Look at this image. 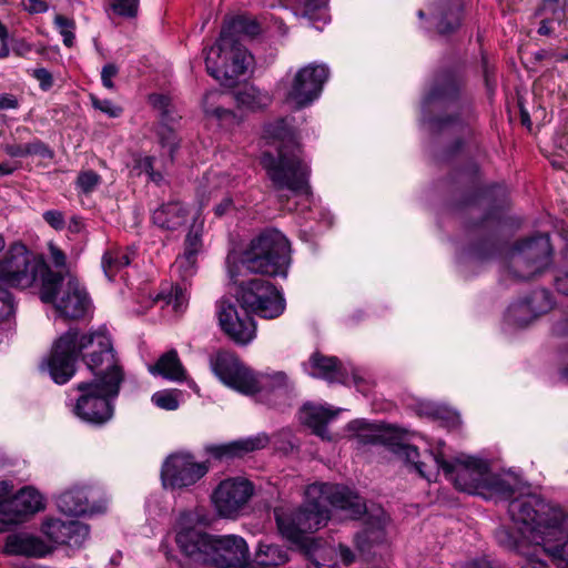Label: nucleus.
<instances>
[{
  "label": "nucleus",
  "mask_w": 568,
  "mask_h": 568,
  "mask_svg": "<svg viewBox=\"0 0 568 568\" xmlns=\"http://www.w3.org/2000/svg\"><path fill=\"white\" fill-rule=\"evenodd\" d=\"M83 353V361L93 379L77 384L81 393L74 414L91 424H104L113 415L111 400L119 394L124 373L119 364L111 336L105 327L88 334L70 328L53 344L48 358V369L57 384H65L75 373V364Z\"/></svg>",
  "instance_id": "1"
},
{
  "label": "nucleus",
  "mask_w": 568,
  "mask_h": 568,
  "mask_svg": "<svg viewBox=\"0 0 568 568\" xmlns=\"http://www.w3.org/2000/svg\"><path fill=\"white\" fill-rule=\"evenodd\" d=\"M329 506L346 513V516L356 519L366 513V506L358 495L345 486L314 483L305 490L304 504L292 514L275 509V519L281 535L300 547L314 568H331L333 562L325 558L335 551L324 546L320 540L307 536L324 527L329 517Z\"/></svg>",
  "instance_id": "2"
},
{
  "label": "nucleus",
  "mask_w": 568,
  "mask_h": 568,
  "mask_svg": "<svg viewBox=\"0 0 568 568\" xmlns=\"http://www.w3.org/2000/svg\"><path fill=\"white\" fill-rule=\"evenodd\" d=\"M509 516L523 539L539 546L558 568H568V515L564 509L538 495L514 498Z\"/></svg>",
  "instance_id": "3"
},
{
  "label": "nucleus",
  "mask_w": 568,
  "mask_h": 568,
  "mask_svg": "<svg viewBox=\"0 0 568 568\" xmlns=\"http://www.w3.org/2000/svg\"><path fill=\"white\" fill-rule=\"evenodd\" d=\"M263 139L276 145V155L264 152L261 164L276 190H288L294 194L311 193V169L302 158L301 146L286 124L278 119L264 126Z\"/></svg>",
  "instance_id": "4"
},
{
  "label": "nucleus",
  "mask_w": 568,
  "mask_h": 568,
  "mask_svg": "<svg viewBox=\"0 0 568 568\" xmlns=\"http://www.w3.org/2000/svg\"><path fill=\"white\" fill-rule=\"evenodd\" d=\"M390 447L394 454L410 464L423 478L429 481L436 479L442 469L445 477L458 490L470 495H479L483 491L484 481L489 470L485 460L459 455L453 462H448L440 450L426 452L419 459L420 454L416 446L396 442L392 443Z\"/></svg>",
  "instance_id": "5"
},
{
  "label": "nucleus",
  "mask_w": 568,
  "mask_h": 568,
  "mask_svg": "<svg viewBox=\"0 0 568 568\" xmlns=\"http://www.w3.org/2000/svg\"><path fill=\"white\" fill-rule=\"evenodd\" d=\"M258 24L245 17H236L223 26L220 38L205 55L207 73L217 81H233L243 75L252 60L242 44V37L258 33Z\"/></svg>",
  "instance_id": "6"
},
{
  "label": "nucleus",
  "mask_w": 568,
  "mask_h": 568,
  "mask_svg": "<svg viewBox=\"0 0 568 568\" xmlns=\"http://www.w3.org/2000/svg\"><path fill=\"white\" fill-rule=\"evenodd\" d=\"M290 242L283 233L268 229L254 237L243 252L240 263L227 256V272L233 283L245 273H260L270 276H286L291 263Z\"/></svg>",
  "instance_id": "7"
},
{
  "label": "nucleus",
  "mask_w": 568,
  "mask_h": 568,
  "mask_svg": "<svg viewBox=\"0 0 568 568\" xmlns=\"http://www.w3.org/2000/svg\"><path fill=\"white\" fill-rule=\"evenodd\" d=\"M40 297L44 303H52L59 315L67 320L83 318L91 310L85 287L69 271L48 270L42 278Z\"/></svg>",
  "instance_id": "8"
},
{
  "label": "nucleus",
  "mask_w": 568,
  "mask_h": 568,
  "mask_svg": "<svg viewBox=\"0 0 568 568\" xmlns=\"http://www.w3.org/2000/svg\"><path fill=\"white\" fill-rule=\"evenodd\" d=\"M460 83L458 79L447 73L436 79L434 85L423 101V112H430L434 109L445 108L452 112L458 111L446 116L429 119V129L433 132H443L446 130L459 131L468 124L470 119L469 108L459 102Z\"/></svg>",
  "instance_id": "9"
},
{
  "label": "nucleus",
  "mask_w": 568,
  "mask_h": 568,
  "mask_svg": "<svg viewBox=\"0 0 568 568\" xmlns=\"http://www.w3.org/2000/svg\"><path fill=\"white\" fill-rule=\"evenodd\" d=\"M551 255L548 233H538L518 243L510 252L509 273L518 280H530L548 267Z\"/></svg>",
  "instance_id": "10"
},
{
  "label": "nucleus",
  "mask_w": 568,
  "mask_h": 568,
  "mask_svg": "<svg viewBox=\"0 0 568 568\" xmlns=\"http://www.w3.org/2000/svg\"><path fill=\"white\" fill-rule=\"evenodd\" d=\"M237 283L236 301L250 315L272 320L284 312L285 301L271 282L262 278L240 282L237 278Z\"/></svg>",
  "instance_id": "11"
},
{
  "label": "nucleus",
  "mask_w": 568,
  "mask_h": 568,
  "mask_svg": "<svg viewBox=\"0 0 568 568\" xmlns=\"http://www.w3.org/2000/svg\"><path fill=\"white\" fill-rule=\"evenodd\" d=\"M50 270L38 261L22 243H13L0 260V283L9 286L27 288L31 286L38 274L43 277Z\"/></svg>",
  "instance_id": "12"
},
{
  "label": "nucleus",
  "mask_w": 568,
  "mask_h": 568,
  "mask_svg": "<svg viewBox=\"0 0 568 568\" xmlns=\"http://www.w3.org/2000/svg\"><path fill=\"white\" fill-rule=\"evenodd\" d=\"M200 517L191 511H182L176 520L175 541L181 551L195 561L206 564L213 536L196 528Z\"/></svg>",
  "instance_id": "13"
},
{
  "label": "nucleus",
  "mask_w": 568,
  "mask_h": 568,
  "mask_svg": "<svg viewBox=\"0 0 568 568\" xmlns=\"http://www.w3.org/2000/svg\"><path fill=\"white\" fill-rule=\"evenodd\" d=\"M328 75L329 70L325 64L310 63L301 68L293 78L286 100L296 109L310 105L320 97Z\"/></svg>",
  "instance_id": "14"
},
{
  "label": "nucleus",
  "mask_w": 568,
  "mask_h": 568,
  "mask_svg": "<svg viewBox=\"0 0 568 568\" xmlns=\"http://www.w3.org/2000/svg\"><path fill=\"white\" fill-rule=\"evenodd\" d=\"M209 470L206 463H196L189 453L170 455L161 470V478L165 488H184L194 485Z\"/></svg>",
  "instance_id": "15"
},
{
  "label": "nucleus",
  "mask_w": 568,
  "mask_h": 568,
  "mask_svg": "<svg viewBox=\"0 0 568 568\" xmlns=\"http://www.w3.org/2000/svg\"><path fill=\"white\" fill-rule=\"evenodd\" d=\"M216 316L221 329L235 343L245 345L255 337L254 321L246 311H240L231 297L216 302Z\"/></svg>",
  "instance_id": "16"
},
{
  "label": "nucleus",
  "mask_w": 568,
  "mask_h": 568,
  "mask_svg": "<svg viewBox=\"0 0 568 568\" xmlns=\"http://www.w3.org/2000/svg\"><path fill=\"white\" fill-rule=\"evenodd\" d=\"M253 485L243 477L222 480L213 493V503L223 517L236 516L253 495Z\"/></svg>",
  "instance_id": "17"
},
{
  "label": "nucleus",
  "mask_w": 568,
  "mask_h": 568,
  "mask_svg": "<svg viewBox=\"0 0 568 568\" xmlns=\"http://www.w3.org/2000/svg\"><path fill=\"white\" fill-rule=\"evenodd\" d=\"M210 367L223 384L241 394L247 393L252 386V371L229 351L220 349L211 354Z\"/></svg>",
  "instance_id": "18"
},
{
  "label": "nucleus",
  "mask_w": 568,
  "mask_h": 568,
  "mask_svg": "<svg viewBox=\"0 0 568 568\" xmlns=\"http://www.w3.org/2000/svg\"><path fill=\"white\" fill-rule=\"evenodd\" d=\"M248 559V546L242 537L213 536L206 564L221 568L244 567Z\"/></svg>",
  "instance_id": "19"
},
{
  "label": "nucleus",
  "mask_w": 568,
  "mask_h": 568,
  "mask_svg": "<svg viewBox=\"0 0 568 568\" xmlns=\"http://www.w3.org/2000/svg\"><path fill=\"white\" fill-rule=\"evenodd\" d=\"M501 225V213L494 211L483 217L478 223L471 224L468 229L480 235L469 251L470 257L476 262H485L493 258L501 248L498 239V231Z\"/></svg>",
  "instance_id": "20"
},
{
  "label": "nucleus",
  "mask_w": 568,
  "mask_h": 568,
  "mask_svg": "<svg viewBox=\"0 0 568 568\" xmlns=\"http://www.w3.org/2000/svg\"><path fill=\"white\" fill-rule=\"evenodd\" d=\"M95 495L97 491L87 487H73L58 497L57 506L69 516L102 514L106 510V501L95 500Z\"/></svg>",
  "instance_id": "21"
},
{
  "label": "nucleus",
  "mask_w": 568,
  "mask_h": 568,
  "mask_svg": "<svg viewBox=\"0 0 568 568\" xmlns=\"http://www.w3.org/2000/svg\"><path fill=\"white\" fill-rule=\"evenodd\" d=\"M252 386L244 395H257L260 400L276 405L278 399L286 398L291 384L284 372L251 374Z\"/></svg>",
  "instance_id": "22"
},
{
  "label": "nucleus",
  "mask_w": 568,
  "mask_h": 568,
  "mask_svg": "<svg viewBox=\"0 0 568 568\" xmlns=\"http://www.w3.org/2000/svg\"><path fill=\"white\" fill-rule=\"evenodd\" d=\"M42 531L51 541L72 548L82 547L90 534L89 526L83 523L60 519H48L42 525Z\"/></svg>",
  "instance_id": "23"
},
{
  "label": "nucleus",
  "mask_w": 568,
  "mask_h": 568,
  "mask_svg": "<svg viewBox=\"0 0 568 568\" xmlns=\"http://www.w3.org/2000/svg\"><path fill=\"white\" fill-rule=\"evenodd\" d=\"M429 22L440 34L454 32L460 26V0H442L429 4Z\"/></svg>",
  "instance_id": "24"
},
{
  "label": "nucleus",
  "mask_w": 568,
  "mask_h": 568,
  "mask_svg": "<svg viewBox=\"0 0 568 568\" xmlns=\"http://www.w3.org/2000/svg\"><path fill=\"white\" fill-rule=\"evenodd\" d=\"M496 539L501 546L516 550L523 556L519 568H548L547 564L538 556L540 547L535 545L532 549L526 548L524 541L527 540L523 539L518 531L515 534L509 528L501 527L496 530Z\"/></svg>",
  "instance_id": "25"
},
{
  "label": "nucleus",
  "mask_w": 568,
  "mask_h": 568,
  "mask_svg": "<svg viewBox=\"0 0 568 568\" xmlns=\"http://www.w3.org/2000/svg\"><path fill=\"white\" fill-rule=\"evenodd\" d=\"M268 444V437L260 434L254 437L234 440L221 445H207L205 452L219 460H230L236 457L264 448Z\"/></svg>",
  "instance_id": "26"
},
{
  "label": "nucleus",
  "mask_w": 568,
  "mask_h": 568,
  "mask_svg": "<svg viewBox=\"0 0 568 568\" xmlns=\"http://www.w3.org/2000/svg\"><path fill=\"white\" fill-rule=\"evenodd\" d=\"M305 371L312 377L325 379L328 383L345 384L347 373L339 359L335 356H325L318 352L314 353L308 361Z\"/></svg>",
  "instance_id": "27"
},
{
  "label": "nucleus",
  "mask_w": 568,
  "mask_h": 568,
  "mask_svg": "<svg viewBox=\"0 0 568 568\" xmlns=\"http://www.w3.org/2000/svg\"><path fill=\"white\" fill-rule=\"evenodd\" d=\"M4 550L13 556L40 558L50 552V547L37 536L28 532H17L7 537Z\"/></svg>",
  "instance_id": "28"
},
{
  "label": "nucleus",
  "mask_w": 568,
  "mask_h": 568,
  "mask_svg": "<svg viewBox=\"0 0 568 568\" xmlns=\"http://www.w3.org/2000/svg\"><path fill=\"white\" fill-rule=\"evenodd\" d=\"M189 217L185 205L179 201L161 204L152 213V223L163 231H176L182 227Z\"/></svg>",
  "instance_id": "29"
},
{
  "label": "nucleus",
  "mask_w": 568,
  "mask_h": 568,
  "mask_svg": "<svg viewBox=\"0 0 568 568\" xmlns=\"http://www.w3.org/2000/svg\"><path fill=\"white\" fill-rule=\"evenodd\" d=\"M519 485V478L514 474H491L488 470L483 491L479 495L485 498L496 497L506 500L516 494Z\"/></svg>",
  "instance_id": "30"
},
{
  "label": "nucleus",
  "mask_w": 568,
  "mask_h": 568,
  "mask_svg": "<svg viewBox=\"0 0 568 568\" xmlns=\"http://www.w3.org/2000/svg\"><path fill=\"white\" fill-rule=\"evenodd\" d=\"M386 521V515L379 508L367 515L365 527L356 535L357 545L363 551L385 540Z\"/></svg>",
  "instance_id": "31"
},
{
  "label": "nucleus",
  "mask_w": 568,
  "mask_h": 568,
  "mask_svg": "<svg viewBox=\"0 0 568 568\" xmlns=\"http://www.w3.org/2000/svg\"><path fill=\"white\" fill-rule=\"evenodd\" d=\"M336 412L331 410L324 406H316L306 404L300 413V419L303 424L313 429V433L322 439L331 440L332 437L326 428V425L336 416Z\"/></svg>",
  "instance_id": "32"
},
{
  "label": "nucleus",
  "mask_w": 568,
  "mask_h": 568,
  "mask_svg": "<svg viewBox=\"0 0 568 568\" xmlns=\"http://www.w3.org/2000/svg\"><path fill=\"white\" fill-rule=\"evenodd\" d=\"M149 372L172 382H182L186 378V371L175 349L162 354L156 363L149 367Z\"/></svg>",
  "instance_id": "33"
},
{
  "label": "nucleus",
  "mask_w": 568,
  "mask_h": 568,
  "mask_svg": "<svg viewBox=\"0 0 568 568\" xmlns=\"http://www.w3.org/2000/svg\"><path fill=\"white\" fill-rule=\"evenodd\" d=\"M11 488L7 481H0V531H3L8 525L20 523L23 518L20 506L13 504V497L6 498Z\"/></svg>",
  "instance_id": "34"
},
{
  "label": "nucleus",
  "mask_w": 568,
  "mask_h": 568,
  "mask_svg": "<svg viewBox=\"0 0 568 568\" xmlns=\"http://www.w3.org/2000/svg\"><path fill=\"white\" fill-rule=\"evenodd\" d=\"M240 108L251 111L261 110L271 103V95L254 85H245L234 94Z\"/></svg>",
  "instance_id": "35"
},
{
  "label": "nucleus",
  "mask_w": 568,
  "mask_h": 568,
  "mask_svg": "<svg viewBox=\"0 0 568 568\" xmlns=\"http://www.w3.org/2000/svg\"><path fill=\"white\" fill-rule=\"evenodd\" d=\"M133 252L129 248H111L102 256V268L105 276L111 281L125 266L131 263Z\"/></svg>",
  "instance_id": "36"
},
{
  "label": "nucleus",
  "mask_w": 568,
  "mask_h": 568,
  "mask_svg": "<svg viewBox=\"0 0 568 568\" xmlns=\"http://www.w3.org/2000/svg\"><path fill=\"white\" fill-rule=\"evenodd\" d=\"M257 567L280 566L288 561V552L284 548L273 544L261 541L255 552Z\"/></svg>",
  "instance_id": "37"
},
{
  "label": "nucleus",
  "mask_w": 568,
  "mask_h": 568,
  "mask_svg": "<svg viewBox=\"0 0 568 568\" xmlns=\"http://www.w3.org/2000/svg\"><path fill=\"white\" fill-rule=\"evenodd\" d=\"M14 503L20 506L23 516L34 514L44 507L42 496L32 487L20 489L13 496V504Z\"/></svg>",
  "instance_id": "38"
},
{
  "label": "nucleus",
  "mask_w": 568,
  "mask_h": 568,
  "mask_svg": "<svg viewBox=\"0 0 568 568\" xmlns=\"http://www.w3.org/2000/svg\"><path fill=\"white\" fill-rule=\"evenodd\" d=\"M224 98H225L224 94L216 92V91L206 93L203 99L204 112L207 115L213 116V118L217 119L219 121L223 122L225 125H231L233 123H237L236 115L233 113L232 110L225 109L223 106H214L213 105V102L215 100H220V99H224Z\"/></svg>",
  "instance_id": "39"
},
{
  "label": "nucleus",
  "mask_w": 568,
  "mask_h": 568,
  "mask_svg": "<svg viewBox=\"0 0 568 568\" xmlns=\"http://www.w3.org/2000/svg\"><path fill=\"white\" fill-rule=\"evenodd\" d=\"M291 3L296 16H302L311 21H326L327 0H291Z\"/></svg>",
  "instance_id": "40"
},
{
  "label": "nucleus",
  "mask_w": 568,
  "mask_h": 568,
  "mask_svg": "<svg viewBox=\"0 0 568 568\" xmlns=\"http://www.w3.org/2000/svg\"><path fill=\"white\" fill-rule=\"evenodd\" d=\"M230 183L229 176L225 174L217 173H209L204 176V183L201 184L199 196L200 204L204 206L211 200V197L216 193L217 189L222 186H227Z\"/></svg>",
  "instance_id": "41"
},
{
  "label": "nucleus",
  "mask_w": 568,
  "mask_h": 568,
  "mask_svg": "<svg viewBox=\"0 0 568 568\" xmlns=\"http://www.w3.org/2000/svg\"><path fill=\"white\" fill-rule=\"evenodd\" d=\"M507 323L525 327L534 321L529 303H526L525 298L513 303L505 315Z\"/></svg>",
  "instance_id": "42"
},
{
  "label": "nucleus",
  "mask_w": 568,
  "mask_h": 568,
  "mask_svg": "<svg viewBox=\"0 0 568 568\" xmlns=\"http://www.w3.org/2000/svg\"><path fill=\"white\" fill-rule=\"evenodd\" d=\"M203 229H204V221H199V217L194 219L193 224L191 225L187 234L184 239V247L183 252L187 253L189 255H196L199 256L200 253L203 251Z\"/></svg>",
  "instance_id": "43"
},
{
  "label": "nucleus",
  "mask_w": 568,
  "mask_h": 568,
  "mask_svg": "<svg viewBox=\"0 0 568 568\" xmlns=\"http://www.w3.org/2000/svg\"><path fill=\"white\" fill-rule=\"evenodd\" d=\"M525 301L530 305L534 320L552 308L551 295L544 288L535 290Z\"/></svg>",
  "instance_id": "44"
},
{
  "label": "nucleus",
  "mask_w": 568,
  "mask_h": 568,
  "mask_svg": "<svg viewBox=\"0 0 568 568\" xmlns=\"http://www.w3.org/2000/svg\"><path fill=\"white\" fill-rule=\"evenodd\" d=\"M158 136L161 148L168 150L170 162H173L174 153L180 146V139L176 133L166 122H162L158 129Z\"/></svg>",
  "instance_id": "45"
},
{
  "label": "nucleus",
  "mask_w": 568,
  "mask_h": 568,
  "mask_svg": "<svg viewBox=\"0 0 568 568\" xmlns=\"http://www.w3.org/2000/svg\"><path fill=\"white\" fill-rule=\"evenodd\" d=\"M173 267L180 274L182 280L186 281L196 273L197 256L193 254L189 255L187 253L183 252L176 257Z\"/></svg>",
  "instance_id": "46"
},
{
  "label": "nucleus",
  "mask_w": 568,
  "mask_h": 568,
  "mask_svg": "<svg viewBox=\"0 0 568 568\" xmlns=\"http://www.w3.org/2000/svg\"><path fill=\"white\" fill-rule=\"evenodd\" d=\"M54 26L59 30L60 34L63 38V43L65 47L71 48L74 42V29L75 23L72 19H69L64 16L57 14L54 18Z\"/></svg>",
  "instance_id": "47"
},
{
  "label": "nucleus",
  "mask_w": 568,
  "mask_h": 568,
  "mask_svg": "<svg viewBox=\"0 0 568 568\" xmlns=\"http://www.w3.org/2000/svg\"><path fill=\"white\" fill-rule=\"evenodd\" d=\"M554 334L558 337H564L568 339V316L564 320L557 322L554 325ZM562 367L560 369V376L561 378L568 383V349L562 354Z\"/></svg>",
  "instance_id": "48"
},
{
  "label": "nucleus",
  "mask_w": 568,
  "mask_h": 568,
  "mask_svg": "<svg viewBox=\"0 0 568 568\" xmlns=\"http://www.w3.org/2000/svg\"><path fill=\"white\" fill-rule=\"evenodd\" d=\"M101 182V176L92 171L87 170L79 173L77 178V186L83 193H91Z\"/></svg>",
  "instance_id": "49"
},
{
  "label": "nucleus",
  "mask_w": 568,
  "mask_h": 568,
  "mask_svg": "<svg viewBox=\"0 0 568 568\" xmlns=\"http://www.w3.org/2000/svg\"><path fill=\"white\" fill-rule=\"evenodd\" d=\"M152 403L165 410H175L179 407L178 398L172 390H160L152 395Z\"/></svg>",
  "instance_id": "50"
},
{
  "label": "nucleus",
  "mask_w": 568,
  "mask_h": 568,
  "mask_svg": "<svg viewBox=\"0 0 568 568\" xmlns=\"http://www.w3.org/2000/svg\"><path fill=\"white\" fill-rule=\"evenodd\" d=\"M110 7L120 17L134 18L138 13V0H110Z\"/></svg>",
  "instance_id": "51"
},
{
  "label": "nucleus",
  "mask_w": 568,
  "mask_h": 568,
  "mask_svg": "<svg viewBox=\"0 0 568 568\" xmlns=\"http://www.w3.org/2000/svg\"><path fill=\"white\" fill-rule=\"evenodd\" d=\"M149 103L161 112L162 122H170L174 119L170 115V99L169 97L160 93L149 95Z\"/></svg>",
  "instance_id": "52"
},
{
  "label": "nucleus",
  "mask_w": 568,
  "mask_h": 568,
  "mask_svg": "<svg viewBox=\"0 0 568 568\" xmlns=\"http://www.w3.org/2000/svg\"><path fill=\"white\" fill-rule=\"evenodd\" d=\"M349 428L358 432V437H361L364 442L374 443L381 436L375 434L377 430L375 426L367 424L364 420H353L349 424Z\"/></svg>",
  "instance_id": "53"
},
{
  "label": "nucleus",
  "mask_w": 568,
  "mask_h": 568,
  "mask_svg": "<svg viewBox=\"0 0 568 568\" xmlns=\"http://www.w3.org/2000/svg\"><path fill=\"white\" fill-rule=\"evenodd\" d=\"M154 158L153 156H143L139 158L135 161V169L140 171V173H145L149 175L150 180L154 183H160L163 179L160 172L154 171L153 169Z\"/></svg>",
  "instance_id": "54"
},
{
  "label": "nucleus",
  "mask_w": 568,
  "mask_h": 568,
  "mask_svg": "<svg viewBox=\"0 0 568 568\" xmlns=\"http://www.w3.org/2000/svg\"><path fill=\"white\" fill-rule=\"evenodd\" d=\"M91 102L94 109L108 114L110 118H119L122 114V108L115 105L111 100H100L91 95Z\"/></svg>",
  "instance_id": "55"
},
{
  "label": "nucleus",
  "mask_w": 568,
  "mask_h": 568,
  "mask_svg": "<svg viewBox=\"0 0 568 568\" xmlns=\"http://www.w3.org/2000/svg\"><path fill=\"white\" fill-rule=\"evenodd\" d=\"M26 146L27 155H39L43 159H52L54 155L49 145L39 139H34L33 141L27 143Z\"/></svg>",
  "instance_id": "56"
},
{
  "label": "nucleus",
  "mask_w": 568,
  "mask_h": 568,
  "mask_svg": "<svg viewBox=\"0 0 568 568\" xmlns=\"http://www.w3.org/2000/svg\"><path fill=\"white\" fill-rule=\"evenodd\" d=\"M169 305H172L175 311H181L186 305V292L180 286L172 287L171 293L164 297Z\"/></svg>",
  "instance_id": "57"
},
{
  "label": "nucleus",
  "mask_w": 568,
  "mask_h": 568,
  "mask_svg": "<svg viewBox=\"0 0 568 568\" xmlns=\"http://www.w3.org/2000/svg\"><path fill=\"white\" fill-rule=\"evenodd\" d=\"M43 220L55 231H62L65 227L64 214L58 210H49L42 214Z\"/></svg>",
  "instance_id": "58"
},
{
  "label": "nucleus",
  "mask_w": 568,
  "mask_h": 568,
  "mask_svg": "<svg viewBox=\"0 0 568 568\" xmlns=\"http://www.w3.org/2000/svg\"><path fill=\"white\" fill-rule=\"evenodd\" d=\"M31 75L39 82L41 90L48 91L53 85L52 74L44 68L33 69Z\"/></svg>",
  "instance_id": "59"
},
{
  "label": "nucleus",
  "mask_w": 568,
  "mask_h": 568,
  "mask_svg": "<svg viewBox=\"0 0 568 568\" xmlns=\"http://www.w3.org/2000/svg\"><path fill=\"white\" fill-rule=\"evenodd\" d=\"M119 69L114 63H108L102 68L101 81L106 89H113L114 83L112 79L118 74Z\"/></svg>",
  "instance_id": "60"
},
{
  "label": "nucleus",
  "mask_w": 568,
  "mask_h": 568,
  "mask_svg": "<svg viewBox=\"0 0 568 568\" xmlns=\"http://www.w3.org/2000/svg\"><path fill=\"white\" fill-rule=\"evenodd\" d=\"M22 6L30 13H43L49 9L44 0H22Z\"/></svg>",
  "instance_id": "61"
},
{
  "label": "nucleus",
  "mask_w": 568,
  "mask_h": 568,
  "mask_svg": "<svg viewBox=\"0 0 568 568\" xmlns=\"http://www.w3.org/2000/svg\"><path fill=\"white\" fill-rule=\"evenodd\" d=\"M0 301L3 304V316L9 317L14 313V301L10 292L0 290Z\"/></svg>",
  "instance_id": "62"
},
{
  "label": "nucleus",
  "mask_w": 568,
  "mask_h": 568,
  "mask_svg": "<svg viewBox=\"0 0 568 568\" xmlns=\"http://www.w3.org/2000/svg\"><path fill=\"white\" fill-rule=\"evenodd\" d=\"M234 209L233 199L231 196H225L222 201L214 206V214L217 217L225 215Z\"/></svg>",
  "instance_id": "63"
},
{
  "label": "nucleus",
  "mask_w": 568,
  "mask_h": 568,
  "mask_svg": "<svg viewBox=\"0 0 568 568\" xmlns=\"http://www.w3.org/2000/svg\"><path fill=\"white\" fill-rule=\"evenodd\" d=\"M4 152L11 158H24L27 155L26 144H7Z\"/></svg>",
  "instance_id": "64"
}]
</instances>
